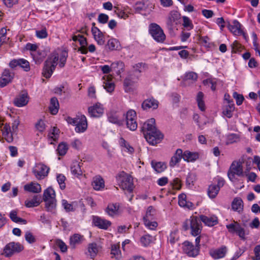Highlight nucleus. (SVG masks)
<instances>
[{
	"label": "nucleus",
	"instance_id": "nucleus-1",
	"mask_svg": "<svg viewBox=\"0 0 260 260\" xmlns=\"http://www.w3.org/2000/svg\"><path fill=\"white\" fill-rule=\"evenodd\" d=\"M206 225L212 226L218 222L217 218L215 216H207L204 215L200 216V219L197 216H191L189 219H187L183 224V228L185 231L191 229V234L193 236L199 235L202 231L201 222Z\"/></svg>",
	"mask_w": 260,
	"mask_h": 260
},
{
	"label": "nucleus",
	"instance_id": "nucleus-2",
	"mask_svg": "<svg viewBox=\"0 0 260 260\" xmlns=\"http://www.w3.org/2000/svg\"><path fill=\"white\" fill-rule=\"evenodd\" d=\"M155 123V119L151 118L145 122L142 127L145 139L152 145L158 143L163 138L162 134L156 128Z\"/></svg>",
	"mask_w": 260,
	"mask_h": 260
},
{
	"label": "nucleus",
	"instance_id": "nucleus-3",
	"mask_svg": "<svg viewBox=\"0 0 260 260\" xmlns=\"http://www.w3.org/2000/svg\"><path fill=\"white\" fill-rule=\"evenodd\" d=\"M59 59L58 54L53 52L50 54L45 61L42 74L46 78H49L53 74Z\"/></svg>",
	"mask_w": 260,
	"mask_h": 260
},
{
	"label": "nucleus",
	"instance_id": "nucleus-4",
	"mask_svg": "<svg viewBox=\"0 0 260 260\" xmlns=\"http://www.w3.org/2000/svg\"><path fill=\"white\" fill-rule=\"evenodd\" d=\"M55 192L51 187H48L44 191L43 200L45 202V208L48 212L55 213L56 200Z\"/></svg>",
	"mask_w": 260,
	"mask_h": 260
},
{
	"label": "nucleus",
	"instance_id": "nucleus-5",
	"mask_svg": "<svg viewBox=\"0 0 260 260\" xmlns=\"http://www.w3.org/2000/svg\"><path fill=\"white\" fill-rule=\"evenodd\" d=\"M244 158L241 157L238 160H235L232 163L228 172V176L230 180L232 182H235L237 179L236 176H243V164Z\"/></svg>",
	"mask_w": 260,
	"mask_h": 260
},
{
	"label": "nucleus",
	"instance_id": "nucleus-6",
	"mask_svg": "<svg viewBox=\"0 0 260 260\" xmlns=\"http://www.w3.org/2000/svg\"><path fill=\"white\" fill-rule=\"evenodd\" d=\"M116 180L119 187L123 190L131 193L134 189V184L132 177L124 172H120L116 177Z\"/></svg>",
	"mask_w": 260,
	"mask_h": 260
},
{
	"label": "nucleus",
	"instance_id": "nucleus-7",
	"mask_svg": "<svg viewBox=\"0 0 260 260\" xmlns=\"http://www.w3.org/2000/svg\"><path fill=\"white\" fill-rule=\"evenodd\" d=\"M149 31L153 38L158 42H163L166 39L163 30L156 23H152L149 25Z\"/></svg>",
	"mask_w": 260,
	"mask_h": 260
},
{
	"label": "nucleus",
	"instance_id": "nucleus-8",
	"mask_svg": "<svg viewBox=\"0 0 260 260\" xmlns=\"http://www.w3.org/2000/svg\"><path fill=\"white\" fill-rule=\"evenodd\" d=\"M23 249V246L20 243L12 242L5 246L3 254L6 257H10L15 253L20 252Z\"/></svg>",
	"mask_w": 260,
	"mask_h": 260
},
{
	"label": "nucleus",
	"instance_id": "nucleus-9",
	"mask_svg": "<svg viewBox=\"0 0 260 260\" xmlns=\"http://www.w3.org/2000/svg\"><path fill=\"white\" fill-rule=\"evenodd\" d=\"M50 169L42 163L36 164L32 168V172L38 180L43 179L48 176Z\"/></svg>",
	"mask_w": 260,
	"mask_h": 260
},
{
	"label": "nucleus",
	"instance_id": "nucleus-10",
	"mask_svg": "<svg viewBox=\"0 0 260 260\" xmlns=\"http://www.w3.org/2000/svg\"><path fill=\"white\" fill-rule=\"evenodd\" d=\"M183 252L188 256L195 257L199 253L200 248L196 247L191 242L186 241L182 244Z\"/></svg>",
	"mask_w": 260,
	"mask_h": 260
},
{
	"label": "nucleus",
	"instance_id": "nucleus-11",
	"mask_svg": "<svg viewBox=\"0 0 260 260\" xmlns=\"http://www.w3.org/2000/svg\"><path fill=\"white\" fill-rule=\"evenodd\" d=\"M28 102V96L27 92L22 91L14 99V105L18 107L25 106Z\"/></svg>",
	"mask_w": 260,
	"mask_h": 260
},
{
	"label": "nucleus",
	"instance_id": "nucleus-12",
	"mask_svg": "<svg viewBox=\"0 0 260 260\" xmlns=\"http://www.w3.org/2000/svg\"><path fill=\"white\" fill-rule=\"evenodd\" d=\"M226 228L231 233L237 234L241 239H244V230L242 226L237 222L226 225Z\"/></svg>",
	"mask_w": 260,
	"mask_h": 260
},
{
	"label": "nucleus",
	"instance_id": "nucleus-13",
	"mask_svg": "<svg viewBox=\"0 0 260 260\" xmlns=\"http://www.w3.org/2000/svg\"><path fill=\"white\" fill-rule=\"evenodd\" d=\"M180 18V14L178 11L175 10L171 11L166 21V25L167 28L172 30L175 24L176 21L178 20Z\"/></svg>",
	"mask_w": 260,
	"mask_h": 260
},
{
	"label": "nucleus",
	"instance_id": "nucleus-14",
	"mask_svg": "<svg viewBox=\"0 0 260 260\" xmlns=\"http://www.w3.org/2000/svg\"><path fill=\"white\" fill-rule=\"evenodd\" d=\"M88 111L90 116L93 117H100L104 113V108L100 103H96L89 107Z\"/></svg>",
	"mask_w": 260,
	"mask_h": 260
},
{
	"label": "nucleus",
	"instance_id": "nucleus-15",
	"mask_svg": "<svg viewBox=\"0 0 260 260\" xmlns=\"http://www.w3.org/2000/svg\"><path fill=\"white\" fill-rule=\"evenodd\" d=\"M123 86L124 90L126 92H132L136 88V81L132 78L131 75L124 79Z\"/></svg>",
	"mask_w": 260,
	"mask_h": 260
},
{
	"label": "nucleus",
	"instance_id": "nucleus-16",
	"mask_svg": "<svg viewBox=\"0 0 260 260\" xmlns=\"http://www.w3.org/2000/svg\"><path fill=\"white\" fill-rule=\"evenodd\" d=\"M14 77V73H11L9 70L4 71L2 77L0 78V86L3 87L11 82Z\"/></svg>",
	"mask_w": 260,
	"mask_h": 260
},
{
	"label": "nucleus",
	"instance_id": "nucleus-17",
	"mask_svg": "<svg viewBox=\"0 0 260 260\" xmlns=\"http://www.w3.org/2000/svg\"><path fill=\"white\" fill-rule=\"evenodd\" d=\"M93 222L95 226L104 230H107L111 224L110 221L102 219L98 216L93 217Z\"/></svg>",
	"mask_w": 260,
	"mask_h": 260
},
{
	"label": "nucleus",
	"instance_id": "nucleus-18",
	"mask_svg": "<svg viewBox=\"0 0 260 260\" xmlns=\"http://www.w3.org/2000/svg\"><path fill=\"white\" fill-rule=\"evenodd\" d=\"M87 128V121L86 117L82 115L80 116L76 125L75 131L77 133H83Z\"/></svg>",
	"mask_w": 260,
	"mask_h": 260
},
{
	"label": "nucleus",
	"instance_id": "nucleus-19",
	"mask_svg": "<svg viewBox=\"0 0 260 260\" xmlns=\"http://www.w3.org/2000/svg\"><path fill=\"white\" fill-rule=\"evenodd\" d=\"M235 107L233 102H223L222 114L228 118H231L233 116Z\"/></svg>",
	"mask_w": 260,
	"mask_h": 260
},
{
	"label": "nucleus",
	"instance_id": "nucleus-20",
	"mask_svg": "<svg viewBox=\"0 0 260 260\" xmlns=\"http://www.w3.org/2000/svg\"><path fill=\"white\" fill-rule=\"evenodd\" d=\"M91 32L98 44L103 45L105 44V37L103 32L98 27L91 28Z\"/></svg>",
	"mask_w": 260,
	"mask_h": 260
},
{
	"label": "nucleus",
	"instance_id": "nucleus-21",
	"mask_svg": "<svg viewBox=\"0 0 260 260\" xmlns=\"http://www.w3.org/2000/svg\"><path fill=\"white\" fill-rule=\"evenodd\" d=\"M183 158V151L181 149H177L173 156L171 158L169 166L173 168L177 165Z\"/></svg>",
	"mask_w": 260,
	"mask_h": 260
},
{
	"label": "nucleus",
	"instance_id": "nucleus-22",
	"mask_svg": "<svg viewBox=\"0 0 260 260\" xmlns=\"http://www.w3.org/2000/svg\"><path fill=\"white\" fill-rule=\"evenodd\" d=\"M226 253V248L225 246L215 249H211L210 251V255L214 259H219L223 257Z\"/></svg>",
	"mask_w": 260,
	"mask_h": 260
},
{
	"label": "nucleus",
	"instance_id": "nucleus-23",
	"mask_svg": "<svg viewBox=\"0 0 260 260\" xmlns=\"http://www.w3.org/2000/svg\"><path fill=\"white\" fill-rule=\"evenodd\" d=\"M228 28L230 31L235 35L244 34L242 29L241 28V24L237 20H234L231 24L229 23Z\"/></svg>",
	"mask_w": 260,
	"mask_h": 260
},
{
	"label": "nucleus",
	"instance_id": "nucleus-24",
	"mask_svg": "<svg viewBox=\"0 0 260 260\" xmlns=\"http://www.w3.org/2000/svg\"><path fill=\"white\" fill-rule=\"evenodd\" d=\"M158 102L153 98L145 100L142 104V108L144 110H148L150 108L156 109L158 107Z\"/></svg>",
	"mask_w": 260,
	"mask_h": 260
},
{
	"label": "nucleus",
	"instance_id": "nucleus-25",
	"mask_svg": "<svg viewBox=\"0 0 260 260\" xmlns=\"http://www.w3.org/2000/svg\"><path fill=\"white\" fill-rule=\"evenodd\" d=\"M24 189L30 192L37 193L41 191V187L39 183L31 182L25 185L24 186Z\"/></svg>",
	"mask_w": 260,
	"mask_h": 260
},
{
	"label": "nucleus",
	"instance_id": "nucleus-26",
	"mask_svg": "<svg viewBox=\"0 0 260 260\" xmlns=\"http://www.w3.org/2000/svg\"><path fill=\"white\" fill-rule=\"evenodd\" d=\"M3 132V136L4 139L8 143H11L13 141V137L12 132L11 130L10 126L9 124H6L2 128Z\"/></svg>",
	"mask_w": 260,
	"mask_h": 260
},
{
	"label": "nucleus",
	"instance_id": "nucleus-27",
	"mask_svg": "<svg viewBox=\"0 0 260 260\" xmlns=\"http://www.w3.org/2000/svg\"><path fill=\"white\" fill-rule=\"evenodd\" d=\"M107 213L111 216H115L119 214V205L118 203L110 204L106 209Z\"/></svg>",
	"mask_w": 260,
	"mask_h": 260
},
{
	"label": "nucleus",
	"instance_id": "nucleus-28",
	"mask_svg": "<svg viewBox=\"0 0 260 260\" xmlns=\"http://www.w3.org/2000/svg\"><path fill=\"white\" fill-rule=\"evenodd\" d=\"M92 186L94 189L100 190L105 187L104 179L100 176H95L93 178Z\"/></svg>",
	"mask_w": 260,
	"mask_h": 260
},
{
	"label": "nucleus",
	"instance_id": "nucleus-29",
	"mask_svg": "<svg viewBox=\"0 0 260 260\" xmlns=\"http://www.w3.org/2000/svg\"><path fill=\"white\" fill-rule=\"evenodd\" d=\"M199 158V154L196 152L186 150L183 153V159L184 161L189 162L194 161Z\"/></svg>",
	"mask_w": 260,
	"mask_h": 260
},
{
	"label": "nucleus",
	"instance_id": "nucleus-30",
	"mask_svg": "<svg viewBox=\"0 0 260 260\" xmlns=\"http://www.w3.org/2000/svg\"><path fill=\"white\" fill-rule=\"evenodd\" d=\"M108 119L110 122L118 125H121L122 124V121L119 119V116L117 112H109L108 114Z\"/></svg>",
	"mask_w": 260,
	"mask_h": 260
},
{
	"label": "nucleus",
	"instance_id": "nucleus-31",
	"mask_svg": "<svg viewBox=\"0 0 260 260\" xmlns=\"http://www.w3.org/2000/svg\"><path fill=\"white\" fill-rule=\"evenodd\" d=\"M41 202V198L40 196H35L30 200L25 201V205L28 208L37 207L39 206Z\"/></svg>",
	"mask_w": 260,
	"mask_h": 260
},
{
	"label": "nucleus",
	"instance_id": "nucleus-32",
	"mask_svg": "<svg viewBox=\"0 0 260 260\" xmlns=\"http://www.w3.org/2000/svg\"><path fill=\"white\" fill-rule=\"evenodd\" d=\"M71 171L72 173L77 177L82 175L80 163L77 161H74L72 162L71 166Z\"/></svg>",
	"mask_w": 260,
	"mask_h": 260
},
{
	"label": "nucleus",
	"instance_id": "nucleus-33",
	"mask_svg": "<svg viewBox=\"0 0 260 260\" xmlns=\"http://www.w3.org/2000/svg\"><path fill=\"white\" fill-rule=\"evenodd\" d=\"M79 42L81 47L78 49V51L80 52L82 54H86L88 52L87 49V42L86 39L81 35L79 36V39L78 41Z\"/></svg>",
	"mask_w": 260,
	"mask_h": 260
},
{
	"label": "nucleus",
	"instance_id": "nucleus-34",
	"mask_svg": "<svg viewBox=\"0 0 260 260\" xmlns=\"http://www.w3.org/2000/svg\"><path fill=\"white\" fill-rule=\"evenodd\" d=\"M243 200L240 198H235L232 203V208L235 211L240 212L243 209Z\"/></svg>",
	"mask_w": 260,
	"mask_h": 260
},
{
	"label": "nucleus",
	"instance_id": "nucleus-35",
	"mask_svg": "<svg viewBox=\"0 0 260 260\" xmlns=\"http://www.w3.org/2000/svg\"><path fill=\"white\" fill-rule=\"evenodd\" d=\"M49 110L53 115H55L58 111L59 103L56 98L53 97L50 100Z\"/></svg>",
	"mask_w": 260,
	"mask_h": 260
},
{
	"label": "nucleus",
	"instance_id": "nucleus-36",
	"mask_svg": "<svg viewBox=\"0 0 260 260\" xmlns=\"http://www.w3.org/2000/svg\"><path fill=\"white\" fill-rule=\"evenodd\" d=\"M83 236L75 234L70 238V244L72 248H75L77 245L80 244L82 240Z\"/></svg>",
	"mask_w": 260,
	"mask_h": 260
},
{
	"label": "nucleus",
	"instance_id": "nucleus-37",
	"mask_svg": "<svg viewBox=\"0 0 260 260\" xmlns=\"http://www.w3.org/2000/svg\"><path fill=\"white\" fill-rule=\"evenodd\" d=\"M111 254L112 255V258H115L117 260H119L121 258V251L119 249V245L113 244L111 247Z\"/></svg>",
	"mask_w": 260,
	"mask_h": 260
},
{
	"label": "nucleus",
	"instance_id": "nucleus-38",
	"mask_svg": "<svg viewBox=\"0 0 260 260\" xmlns=\"http://www.w3.org/2000/svg\"><path fill=\"white\" fill-rule=\"evenodd\" d=\"M198 77V76L196 73L194 72H188L185 74L183 78V81L184 82L189 81L193 83L197 80Z\"/></svg>",
	"mask_w": 260,
	"mask_h": 260
},
{
	"label": "nucleus",
	"instance_id": "nucleus-39",
	"mask_svg": "<svg viewBox=\"0 0 260 260\" xmlns=\"http://www.w3.org/2000/svg\"><path fill=\"white\" fill-rule=\"evenodd\" d=\"M98 245L95 243H90L88 247V251L91 258H94L98 252Z\"/></svg>",
	"mask_w": 260,
	"mask_h": 260
},
{
	"label": "nucleus",
	"instance_id": "nucleus-40",
	"mask_svg": "<svg viewBox=\"0 0 260 260\" xmlns=\"http://www.w3.org/2000/svg\"><path fill=\"white\" fill-rule=\"evenodd\" d=\"M10 218L13 222L16 223L22 222L23 224L27 223L26 220L17 216V211L16 210H12L11 211L10 213Z\"/></svg>",
	"mask_w": 260,
	"mask_h": 260
},
{
	"label": "nucleus",
	"instance_id": "nucleus-41",
	"mask_svg": "<svg viewBox=\"0 0 260 260\" xmlns=\"http://www.w3.org/2000/svg\"><path fill=\"white\" fill-rule=\"evenodd\" d=\"M219 191V187L215 184H211L208 187V194L210 198L214 199L216 197Z\"/></svg>",
	"mask_w": 260,
	"mask_h": 260
},
{
	"label": "nucleus",
	"instance_id": "nucleus-42",
	"mask_svg": "<svg viewBox=\"0 0 260 260\" xmlns=\"http://www.w3.org/2000/svg\"><path fill=\"white\" fill-rule=\"evenodd\" d=\"M204 94L202 92H199L197 96V102L199 108L202 111H204L205 110V105L203 101Z\"/></svg>",
	"mask_w": 260,
	"mask_h": 260
},
{
	"label": "nucleus",
	"instance_id": "nucleus-43",
	"mask_svg": "<svg viewBox=\"0 0 260 260\" xmlns=\"http://www.w3.org/2000/svg\"><path fill=\"white\" fill-rule=\"evenodd\" d=\"M151 165L152 168L157 173H160L164 171L166 168L165 164L161 162H155L154 161H152Z\"/></svg>",
	"mask_w": 260,
	"mask_h": 260
},
{
	"label": "nucleus",
	"instance_id": "nucleus-44",
	"mask_svg": "<svg viewBox=\"0 0 260 260\" xmlns=\"http://www.w3.org/2000/svg\"><path fill=\"white\" fill-rule=\"evenodd\" d=\"M107 45L110 50H115L118 49L119 42L117 39L112 38L108 40Z\"/></svg>",
	"mask_w": 260,
	"mask_h": 260
},
{
	"label": "nucleus",
	"instance_id": "nucleus-45",
	"mask_svg": "<svg viewBox=\"0 0 260 260\" xmlns=\"http://www.w3.org/2000/svg\"><path fill=\"white\" fill-rule=\"evenodd\" d=\"M119 144L121 146L124 147L128 152L130 153L134 152V148L132 147L123 138H121L120 139Z\"/></svg>",
	"mask_w": 260,
	"mask_h": 260
},
{
	"label": "nucleus",
	"instance_id": "nucleus-46",
	"mask_svg": "<svg viewBox=\"0 0 260 260\" xmlns=\"http://www.w3.org/2000/svg\"><path fill=\"white\" fill-rule=\"evenodd\" d=\"M103 87L106 91L109 93H112L115 89V84L112 81H105L104 82Z\"/></svg>",
	"mask_w": 260,
	"mask_h": 260
},
{
	"label": "nucleus",
	"instance_id": "nucleus-47",
	"mask_svg": "<svg viewBox=\"0 0 260 260\" xmlns=\"http://www.w3.org/2000/svg\"><path fill=\"white\" fill-rule=\"evenodd\" d=\"M126 121H136V112L133 110L127 111L125 115Z\"/></svg>",
	"mask_w": 260,
	"mask_h": 260
},
{
	"label": "nucleus",
	"instance_id": "nucleus-48",
	"mask_svg": "<svg viewBox=\"0 0 260 260\" xmlns=\"http://www.w3.org/2000/svg\"><path fill=\"white\" fill-rule=\"evenodd\" d=\"M18 66L23 69V70L26 72H27L30 70L29 62L26 59L23 58L19 59Z\"/></svg>",
	"mask_w": 260,
	"mask_h": 260
},
{
	"label": "nucleus",
	"instance_id": "nucleus-49",
	"mask_svg": "<svg viewBox=\"0 0 260 260\" xmlns=\"http://www.w3.org/2000/svg\"><path fill=\"white\" fill-rule=\"evenodd\" d=\"M155 209L152 206H149L146 211L145 216L143 217V220L148 219H153L155 214Z\"/></svg>",
	"mask_w": 260,
	"mask_h": 260
},
{
	"label": "nucleus",
	"instance_id": "nucleus-50",
	"mask_svg": "<svg viewBox=\"0 0 260 260\" xmlns=\"http://www.w3.org/2000/svg\"><path fill=\"white\" fill-rule=\"evenodd\" d=\"M68 149V146L65 143H61L58 146L57 150L59 155L63 156L65 155Z\"/></svg>",
	"mask_w": 260,
	"mask_h": 260
},
{
	"label": "nucleus",
	"instance_id": "nucleus-51",
	"mask_svg": "<svg viewBox=\"0 0 260 260\" xmlns=\"http://www.w3.org/2000/svg\"><path fill=\"white\" fill-rule=\"evenodd\" d=\"M153 219H148L146 220H143L144 224L146 227L150 230H155L158 224L156 221H152Z\"/></svg>",
	"mask_w": 260,
	"mask_h": 260
},
{
	"label": "nucleus",
	"instance_id": "nucleus-52",
	"mask_svg": "<svg viewBox=\"0 0 260 260\" xmlns=\"http://www.w3.org/2000/svg\"><path fill=\"white\" fill-rule=\"evenodd\" d=\"M141 244L145 247L148 246L152 241V237L149 235L142 236L140 240Z\"/></svg>",
	"mask_w": 260,
	"mask_h": 260
},
{
	"label": "nucleus",
	"instance_id": "nucleus-53",
	"mask_svg": "<svg viewBox=\"0 0 260 260\" xmlns=\"http://www.w3.org/2000/svg\"><path fill=\"white\" fill-rule=\"evenodd\" d=\"M59 133V129L56 127H53L48 136L53 141H56L58 139Z\"/></svg>",
	"mask_w": 260,
	"mask_h": 260
},
{
	"label": "nucleus",
	"instance_id": "nucleus-54",
	"mask_svg": "<svg viewBox=\"0 0 260 260\" xmlns=\"http://www.w3.org/2000/svg\"><path fill=\"white\" fill-rule=\"evenodd\" d=\"M57 181L60 186L61 189H64L66 188L65 180L66 177L62 174H58L57 175Z\"/></svg>",
	"mask_w": 260,
	"mask_h": 260
},
{
	"label": "nucleus",
	"instance_id": "nucleus-55",
	"mask_svg": "<svg viewBox=\"0 0 260 260\" xmlns=\"http://www.w3.org/2000/svg\"><path fill=\"white\" fill-rule=\"evenodd\" d=\"M183 25L184 27L188 28V29H192L193 25L191 21L187 16H183Z\"/></svg>",
	"mask_w": 260,
	"mask_h": 260
},
{
	"label": "nucleus",
	"instance_id": "nucleus-56",
	"mask_svg": "<svg viewBox=\"0 0 260 260\" xmlns=\"http://www.w3.org/2000/svg\"><path fill=\"white\" fill-rule=\"evenodd\" d=\"M68 57V53L66 51L62 52L59 57V66L60 68H63L66 64L67 58Z\"/></svg>",
	"mask_w": 260,
	"mask_h": 260
},
{
	"label": "nucleus",
	"instance_id": "nucleus-57",
	"mask_svg": "<svg viewBox=\"0 0 260 260\" xmlns=\"http://www.w3.org/2000/svg\"><path fill=\"white\" fill-rule=\"evenodd\" d=\"M62 205L67 212L73 211L74 210L73 206L70 204L66 200H62L61 201Z\"/></svg>",
	"mask_w": 260,
	"mask_h": 260
},
{
	"label": "nucleus",
	"instance_id": "nucleus-58",
	"mask_svg": "<svg viewBox=\"0 0 260 260\" xmlns=\"http://www.w3.org/2000/svg\"><path fill=\"white\" fill-rule=\"evenodd\" d=\"M36 36L40 39L46 38L48 36L47 30L45 28H44L40 30H37L36 31Z\"/></svg>",
	"mask_w": 260,
	"mask_h": 260
},
{
	"label": "nucleus",
	"instance_id": "nucleus-59",
	"mask_svg": "<svg viewBox=\"0 0 260 260\" xmlns=\"http://www.w3.org/2000/svg\"><path fill=\"white\" fill-rule=\"evenodd\" d=\"M56 244L59 248L61 252H65L67 251V246L62 240H57Z\"/></svg>",
	"mask_w": 260,
	"mask_h": 260
},
{
	"label": "nucleus",
	"instance_id": "nucleus-60",
	"mask_svg": "<svg viewBox=\"0 0 260 260\" xmlns=\"http://www.w3.org/2000/svg\"><path fill=\"white\" fill-rule=\"evenodd\" d=\"M186 195L184 193L180 194L178 197V204L182 207H185L186 204Z\"/></svg>",
	"mask_w": 260,
	"mask_h": 260
},
{
	"label": "nucleus",
	"instance_id": "nucleus-61",
	"mask_svg": "<svg viewBox=\"0 0 260 260\" xmlns=\"http://www.w3.org/2000/svg\"><path fill=\"white\" fill-rule=\"evenodd\" d=\"M233 97L236 101V103L238 105H240L242 104L244 100V97L242 94L238 93L237 92L233 93Z\"/></svg>",
	"mask_w": 260,
	"mask_h": 260
},
{
	"label": "nucleus",
	"instance_id": "nucleus-62",
	"mask_svg": "<svg viewBox=\"0 0 260 260\" xmlns=\"http://www.w3.org/2000/svg\"><path fill=\"white\" fill-rule=\"evenodd\" d=\"M25 239L29 243H33L36 242V239L32 233L30 232H26L25 234Z\"/></svg>",
	"mask_w": 260,
	"mask_h": 260
},
{
	"label": "nucleus",
	"instance_id": "nucleus-63",
	"mask_svg": "<svg viewBox=\"0 0 260 260\" xmlns=\"http://www.w3.org/2000/svg\"><path fill=\"white\" fill-rule=\"evenodd\" d=\"M204 83L210 86L213 91L216 89V81L213 79H208L204 81Z\"/></svg>",
	"mask_w": 260,
	"mask_h": 260
},
{
	"label": "nucleus",
	"instance_id": "nucleus-64",
	"mask_svg": "<svg viewBox=\"0 0 260 260\" xmlns=\"http://www.w3.org/2000/svg\"><path fill=\"white\" fill-rule=\"evenodd\" d=\"M254 256L252 257V260H260V245L254 247Z\"/></svg>",
	"mask_w": 260,
	"mask_h": 260
}]
</instances>
